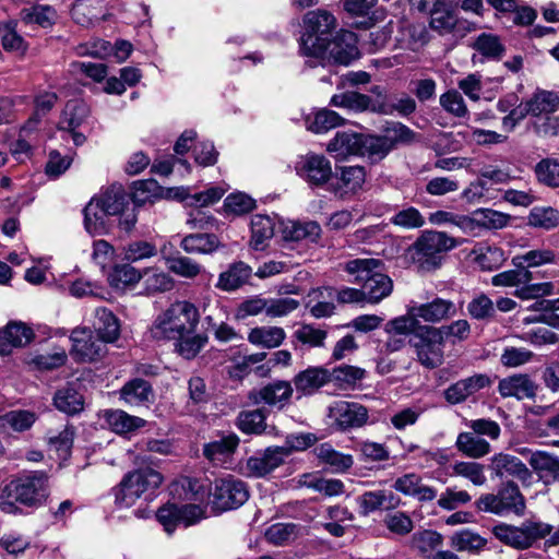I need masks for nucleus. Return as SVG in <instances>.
<instances>
[{
	"label": "nucleus",
	"instance_id": "9d476101",
	"mask_svg": "<svg viewBox=\"0 0 559 559\" xmlns=\"http://www.w3.org/2000/svg\"><path fill=\"white\" fill-rule=\"evenodd\" d=\"M551 533V526L542 522H524L521 526L500 524L495 526V536L513 548L525 549L537 539Z\"/></svg>",
	"mask_w": 559,
	"mask_h": 559
},
{
	"label": "nucleus",
	"instance_id": "cd10ccee",
	"mask_svg": "<svg viewBox=\"0 0 559 559\" xmlns=\"http://www.w3.org/2000/svg\"><path fill=\"white\" fill-rule=\"evenodd\" d=\"M75 23L91 26L105 17L104 0H78L71 10Z\"/></svg>",
	"mask_w": 559,
	"mask_h": 559
},
{
	"label": "nucleus",
	"instance_id": "4d7b16f0",
	"mask_svg": "<svg viewBox=\"0 0 559 559\" xmlns=\"http://www.w3.org/2000/svg\"><path fill=\"white\" fill-rule=\"evenodd\" d=\"M451 545L459 551L477 552L485 547L486 539L478 534L463 530L451 537Z\"/></svg>",
	"mask_w": 559,
	"mask_h": 559
},
{
	"label": "nucleus",
	"instance_id": "052dcab7",
	"mask_svg": "<svg viewBox=\"0 0 559 559\" xmlns=\"http://www.w3.org/2000/svg\"><path fill=\"white\" fill-rule=\"evenodd\" d=\"M473 47L483 56L492 59L501 58L504 51V47L499 37L487 33L480 34L473 44Z\"/></svg>",
	"mask_w": 559,
	"mask_h": 559
},
{
	"label": "nucleus",
	"instance_id": "c85d7f7f",
	"mask_svg": "<svg viewBox=\"0 0 559 559\" xmlns=\"http://www.w3.org/2000/svg\"><path fill=\"white\" fill-rule=\"evenodd\" d=\"M120 399L131 406L146 405L153 402L154 392L147 381L135 378L120 389Z\"/></svg>",
	"mask_w": 559,
	"mask_h": 559
},
{
	"label": "nucleus",
	"instance_id": "f257e3e1",
	"mask_svg": "<svg viewBox=\"0 0 559 559\" xmlns=\"http://www.w3.org/2000/svg\"><path fill=\"white\" fill-rule=\"evenodd\" d=\"M199 323V308L189 300H176L155 318L150 331L155 340L173 341L194 333Z\"/></svg>",
	"mask_w": 559,
	"mask_h": 559
},
{
	"label": "nucleus",
	"instance_id": "f03ea898",
	"mask_svg": "<svg viewBox=\"0 0 559 559\" xmlns=\"http://www.w3.org/2000/svg\"><path fill=\"white\" fill-rule=\"evenodd\" d=\"M344 270L355 276V282L362 284L367 301L378 304L392 293L391 278L382 273L383 262L374 258L354 259L345 263Z\"/></svg>",
	"mask_w": 559,
	"mask_h": 559
},
{
	"label": "nucleus",
	"instance_id": "20e7f679",
	"mask_svg": "<svg viewBox=\"0 0 559 559\" xmlns=\"http://www.w3.org/2000/svg\"><path fill=\"white\" fill-rule=\"evenodd\" d=\"M457 241L443 231H425L409 249L413 263L419 271L429 272L440 267L443 255L455 248Z\"/></svg>",
	"mask_w": 559,
	"mask_h": 559
},
{
	"label": "nucleus",
	"instance_id": "9b49d317",
	"mask_svg": "<svg viewBox=\"0 0 559 559\" xmlns=\"http://www.w3.org/2000/svg\"><path fill=\"white\" fill-rule=\"evenodd\" d=\"M532 278L533 274L530 270L515 266L514 270H508L495 275L491 278V284L493 286L503 287L525 285L521 289L516 290L515 294L521 299L539 298L554 294V284L551 282L528 285Z\"/></svg>",
	"mask_w": 559,
	"mask_h": 559
},
{
	"label": "nucleus",
	"instance_id": "bf43d9fd",
	"mask_svg": "<svg viewBox=\"0 0 559 559\" xmlns=\"http://www.w3.org/2000/svg\"><path fill=\"white\" fill-rule=\"evenodd\" d=\"M37 416L34 412L25 409H16L8 412L3 415V425L11 428L14 431H25L29 429L36 421Z\"/></svg>",
	"mask_w": 559,
	"mask_h": 559
},
{
	"label": "nucleus",
	"instance_id": "39448f33",
	"mask_svg": "<svg viewBox=\"0 0 559 559\" xmlns=\"http://www.w3.org/2000/svg\"><path fill=\"white\" fill-rule=\"evenodd\" d=\"M305 32L300 37L299 49L307 57L326 53V40L335 27L334 16L322 10L310 11L304 17Z\"/></svg>",
	"mask_w": 559,
	"mask_h": 559
},
{
	"label": "nucleus",
	"instance_id": "393cba45",
	"mask_svg": "<svg viewBox=\"0 0 559 559\" xmlns=\"http://www.w3.org/2000/svg\"><path fill=\"white\" fill-rule=\"evenodd\" d=\"M498 391L503 397L532 399L535 396L536 385L527 374H513L500 380Z\"/></svg>",
	"mask_w": 559,
	"mask_h": 559
},
{
	"label": "nucleus",
	"instance_id": "58836bf2",
	"mask_svg": "<svg viewBox=\"0 0 559 559\" xmlns=\"http://www.w3.org/2000/svg\"><path fill=\"white\" fill-rule=\"evenodd\" d=\"M180 247L188 253L207 254L219 247V240L213 234H191L181 240Z\"/></svg>",
	"mask_w": 559,
	"mask_h": 559
},
{
	"label": "nucleus",
	"instance_id": "6e6552de",
	"mask_svg": "<svg viewBox=\"0 0 559 559\" xmlns=\"http://www.w3.org/2000/svg\"><path fill=\"white\" fill-rule=\"evenodd\" d=\"M476 507L484 512L497 515L514 513L522 515L525 510V499L519 487L512 483H506L497 493H486L476 501Z\"/></svg>",
	"mask_w": 559,
	"mask_h": 559
},
{
	"label": "nucleus",
	"instance_id": "bb28decb",
	"mask_svg": "<svg viewBox=\"0 0 559 559\" xmlns=\"http://www.w3.org/2000/svg\"><path fill=\"white\" fill-rule=\"evenodd\" d=\"M238 444L239 438L231 433L206 443L203 448V454L214 465H224L234 454Z\"/></svg>",
	"mask_w": 559,
	"mask_h": 559
},
{
	"label": "nucleus",
	"instance_id": "603ef678",
	"mask_svg": "<svg viewBox=\"0 0 559 559\" xmlns=\"http://www.w3.org/2000/svg\"><path fill=\"white\" fill-rule=\"evenodd\" d=\"M371 99L365 94L357 92H345L335 94L331 98V105L346 108L354 111H364L369 108Z\"/></svg>",
	"mask_w": 559,
	"mask_h": 559
},
{
	"label": "nucleus",
	"instance_id": "2eb2a0df",
	"mask_svg": "<svg viewBox=\"0 0 559 559\" xmlns=\"http://www.w3.org/2000/svg\"><path fill=\"white\" fill-rule=\"evenodd\" d=\"M71 341V355L76 361H94L105 353V342L86 328L74 329Z\"/></svg>",
	"mask_w": 559,
	"mask_h": 559
},
{
	"label": "nucleus",
	"instance_id": "ddd939ff",
	"mask_svg": "<svg viewBox=\"0 0 559 559\" xmlns=\"http://www.w3.org/2000/svg\"><path fill=\"white\" fill-rule=\"evenodd\" d=\"M88 115V106L80 99L69 100L61 112L58 129L68 132L76 146L84 144L86 141L85 135L79 132L78 128L85 122Z\"/></svg>",
	"mask_w": 559,
	"mask_h": 559
},
{
	"label": "nucleus",
	"instance_id": "4468645a",
	"mask_svg": "<svg viewBox=\"0 0 559 559\" xmlns=\"http://www.w3.org/2000/svg\"><path fill=\"white\" fill-rule=\"evenodd\" d=\"M329 417L341 430L359 428L368 420V409L359 403L340 400L329 406Z\"/></svg>",
	"mask_w": 559,
	"mask_h": 559
},
{
	"label": "nucleus",
	"instance_id": "2f4dec72",
	"mask_svg": "<svg viewBox=\"0 0 559 559\" xmlns=\"http://www.w3.org/2000/svg\"><path fill=\"white\" fill-rule=\"evenodd\" d=\"M286 338L284 329L280 326H257L250 330L248 341L255 346L275 348L283 344Z\"/></svg>",
	"mask_w": 559,
	"mask_h": 559
},
{
	"label": "nucleus",
	"instance_id": "4be33fe9",
	"mask_svg": "<svg viewBox=\"0 0 559 559\" xmlns=\"http://www.w3.org/2000/svg\"><path fill=\"white\" fill-rule=\"evenodd\" d=\"M337 159L350 155H364V135L355 132H337L326 147Z\"/></svg>",
	"mask_w": 559,
	"mask_h": 559
},
{
	"label": "nucleus",
	"instance_id": "f8f14e48",
	"mask_svg": "<svg viewBox=\"0 0 559 559\" xmlns=\"http://www.w3.org/2000/svg\"><path fill=\"white\" fill-rule=\"evenodd\" d=\"M211 503L217 511H227L242 506L249 498L246 484L234 477L215 480Z\"/></svg>",
	"mask_w": 559,
	"mask_h": 559
},
{
	"label": "nucleus",
	"instance_id": "f704fd0d",
	"mask_svg": "<svg viewBox=\"0 0 559 559\" xmlns=\"http://www.w3.org/2000/svg\"><path fill=\"white\" fill-rule=\"evenodd\" d=\"M316 456L334 472H345L353 466L354 460L350 454L334 450L330 443H322L314 449Z\"/></svg>",
	"mask_w": 559,
	"mask_h": 559
},
{
	"label": "nucleus",
	"instance_id": "c9c22d12",
	"mask_svg": "<svg viewBox=\"0 0 559 559\" xmlns=\"http://www.w3.org/2000/svg\"><path fill=\"white\" fill-rule=\"evenodd\" d=\"M292 394L293 388L288 381H275L258 392L260 402L278 407H283L292 397Z\"/></svg>",
	"mask_w": 559,
	"mask_h": 559
},
{
	"label": "nucleus",
	"instance_id": "ea45409f",
	"mask_svg": "<svg viewBox=\"0 0 559 559\" xmlns=\"http://www.w3.org/2000/svg\"><path fill=\"white\" fill-rule=\"evenodd\" d=\"M55 406L68 415H75L83 411V396L73 388L67 386L58 390L53 397Z\"/></svg>",
	"mask_w": 559,
	"mask_h": 559
},
{
	"label": "nucleus",
	"instance_id": "6e6d98bb",
	"mask_svg": "<svg viewBox=\"0 0 559 559\" xmlns=\"http://www.w3.org/2000/svg\"><path fill=\"white\" fill-rule=\"evenodd\" d=\"M254 207L255 201L251 197L237 192L225 199L223 210L226 215L240 216L251 212Z\"/></svg>",
	"mask_w": 559,
	"mask_h": 559
},
{
	"label": "nucleus",
	"instance_id": "09e8293b",
	"mask_svg": "<svg viewBox=\"0 0 559 559\" xmlns=\"http://www.w3.org/2000/svg\"><path fill=\"white\" fill-rule=\"evenodd\" d=\"M453 475L466 478L474 486H484L487 481L485 467L475 461H460L452 466Z\"/></svg>",
	"mask_w": 559,
	"mask_h": 559
},
{
	"label": "nucleus",
	"instance_id": "1a4fd4ad",
	"mask_svg": "<svg viewBox=\"0 0 559 559\" xmlns=\"http://www.w3.org/2000/svg\"><path fill=\"white\" fill-rule=\"evenodd\" d=\"M8 493L27 507L40 506L49 495L48 476L45 472H32L12 480Z\"/></svg>",
	"mask_w": 559,
	"mask_h": 559
},
{
	"label": "nucleus",
	"instance_id": "69168bd1",
	"mask_svg": "<svg viewBox=\"0 0 559 559\" xmlns=\"http://www.w3.org/2000/svg\"><path fill=\"white\" fill-rule=\"evenodd\" d=\"M326 336L328 332L325 330L312 324H302L294 332V337L309 347H322Z\"/></svg>",
	"mask_w": 559,
	"mask_h": 559
},
{
	"label": "nucleus",
	"instance_id": "aec40b11",
	"mask_svg": "<svg viewBox=\"0 0 559 559\" xmlns=\"http://www.w3.org/2000/svg\"><path fill=\"white\" fill-rule=\"evenodd\" d=\"M490 469L500 478L511 476L523 484L530 483L532 479V472L527 466L516 456L506 453H498L490 460Z\"/></svg>",
	"mask_w": 559,
	"mask_h": 559
},
{
	"label": "nucleus",
	"instance_id": "7c9ffc66",
	"mask_svg": "<svg viewBox=\"0 0 559 559\" xmlns=\"http://www.w3.org/2000/svg\"><path fill=\"white\" fill-rule=\"evenodd\" d=\"M251 274L252 269L248 264L236 262L219 274L216 287L224 292L235 290L247 283Z\"/></svg>",
	"mask_w": 559,
	"mask_h": 559
},
{
	"label": "nucleus",
	"instance_id": "a878e982",
	"mask_svg": "<svg viewBox=\"0 0 559 559\" xmlns=\"http://www.w3.org/2000/svg\"><path fill=\"white\" fill-rule=\"evenodd\" d=\"M331 379L329 370L323 367H309L297 373L294 384L298 392L310 395L322 388Z\"/></svg>",
	"mask_w": 559,
	"mask_h": 559
},
{
	"label": "nucleus",
	"instance_id": "dca6fc26",
	"mask_svg": "<svg viewBox=\"0 0 559 559\" xmlns=\"http://www.w3.org/2000/svg\"><path fill=\"white\" fill-rule=\"evenodd\" d=\"M357 37L350 31H340L333 39L328 37L326 53L318 58H328L336 63L347 66L358 57Z\"/></svg>",
	"mask_w": 559,
	"mask_h": 559
},
{
	"label": "nucleus",
	"instance_id": "7ed1b4c3",
	"mask_svg": "<svg viewBox=\"0 0 559 559\" xmlns=\"http://www.w3.org/2000/svg\"><path fill=\"white\" fill-rule=\"evenodd\" d=\"M188 488L193 492L195 503L177 506L168 503L157 511V520L168 534H171L178 524L191 526L205 518L206 506L204 500L209 492L197 480H188Z\"/></svg>",
	"mask_w": 559,
	"mask_h": 559
},
{
	"label": "nucleus",
	"instance_id": "0eeeda50",
	"mask_svg": "<svg viewBox=\"0 0 559 559\" xmlns=\"http://www.w3.org/2000/svg\"><path fill=\"white\" fill-rule=\"evenodd\" d=\"M408 343L423 367L436 369L443 364L445 342L437 326L419 325Z\"/></svg>",
	"mask_w": 559,
	"mask_h": 559
},
{
	"label": "nucleus",
	"instance_id": "72a5a7b5",
	"mask_svg": "<svg viewBox=\"0 0 559 559\" xmlns=\"http://www.w3.org/2000/svg\"><path fill=\"white\" fill-rule=\"evenodd\" d=\"M94 329L103 342H114L119 336V322L111 311L106 308L95 310Z\"/></svg>",
	"mask_w": 559,
	"mask_h": 559
},
{
	"label": "nucleus",
	"instance_id": "412c9836",
	"mask_svg": "<svg viewBox=\"0 0 559 559\" xmlns=\"http://www.w3.org/2000/svg\"><path fill=\"white\" fill-rule=\"evenodd\" d=\"M527 116L539 118L559 109V95L554 91L537 88L530 98L520 104Z\"/></svg>",
	"mask_w": 559,
	"mask_h": 559
},
{
	"label": "nucleus",
	"instance_id": "c03bdc74",
	"mask_svg": "<svg viewBox=\"0 0 559 559\" xmlns=\"http://www.w3.org/2000/svg\"><path fill=\"white\" fill-rule=\"evenodd\" d=\"M556 262V253L550 249H534L523 254H519L512 259L514 266H521L525 269L538 267L546 264H552Z\"/></svg>",
	"mask_w": 559,
	"mask_h": 559
},
{
	"label": "nucleus",
	"instance_id": "e433bc0d",
	"mask_svg": "<svg viewBox=\"0 0 559 559\" xmlns=\"http://www.w3.org/2000/svg\"><path fill=\"white\" fill-rule=\"evenodd\" d=\"M108 215L92 198L84 207V226L86 231L92 236L105 235L109 231L107 224Z\"/></svg>",
	"mask_w": 559,
	"mask_h": 559
},
{
	"label": "nucleus",
	"instance_id": "5fc2aeb1",
	"mask_svg": "<svg viewBox=\"0 0 559 559\" xmlns=\"http://www.w3.org/2000/svg\"><path fill=\"white\" fill-rule=\"evenodd\" d=\"M141 278V272L131 264L117 265L109 275L111 286L118 289L134 285Z\"/></svg>",
	"mask_w": 559,
	"mask_h": 559
},
{
	"label": "nucleus",
	"instance_id": "a211bd4d",
	"mask_svg": "<svg viewBox=\"0 0 559 559\" xmlns=\"http://www.w3.org/2000/svg\"><path fill=\"white\" fill-rule=\"evenodd\" d=\"M287 456L286 450L280 447H269L247 460V474L252 477H264L280 467Z\"/></svg>",
	"mask_w": 559,
	"mask_h": 559
},
{
	"label": "nucleus",
	"instance_id": "a19ab883",
	"mask_svg": "<svg viewBox=\"0 0 559 559\" xmlns=\"http://www.w3.org/2000/svg\"><path fill=\"white\" fill-rule=\"evenodd\" d=\"M105 418L110 428L117 433H128L143 427L145 424L144 419L131 416L120 409L107 411L105 413Z\"/></svg>",
	"mask_w": 559,
	"mask_h": 559
},
{
	"label": "nucleus",
	"instance_id": "de8ad7c7",
	"mask_svg": "<svg viewBox=\"0 0 559 559\" xmlns=\"http://www.w3.org/2000/svg\"><path fill=\"white\" fill-rule=\"evenodd\" d=\"M286 237L295 240H307L316 242L321 236V227L317 222H294L290 226L286 227Z\"/></svg>",
	"mask_w": 559,
	"mask_h": 559
},
{
	"label": "nucleus",
	"instance_id": "f3484780",
	"mask_svg": "<svg viewBox=\"0 0 559 559\" xmlns=\"http://www.w3.org/2000/svg\"><path fill=\"white\" fill-rule=\"evenodd\" d=\"M295 168L298 176L313 186L324 185L332 176L331 163L323 155H304L299 158Z\"/></svg>",
	"mask_w": 559,
	"mask_h": 559
},
{
	"label": "nucleus",
	"instance_id": "a18cd8bd",
	"mask_svg": "<svg viewBox=\"0 0 559 559\" xmlns=\"http://www.w3.org/2000/svg\"><path fill=\"white\" fill-rule=\"evenodd\" d=\"M165 260L168 270L180 277L192 280L203 272L201 264L185 255L167 257Z\"/></svg>",
	"mask_w": 559,
	"mask_h": 559
},
{
	"label": "nucleus",
	"instance_id": "4c0bfd02",
	"mask_svg": "<svg viewBox=\"0 0 559 559\" xmlns=\"http://www.w3.org/2000/svg\"><path fill=\"white\" fill-rule=\"evenodd\" d=\"M274 235V221L267 215L257 214L251 218V246L262 250Z\"/></svg>",
	"mask_w": 559,
	"mask_h": 559
},
{
	"label": "nucleus",
	"instance_id": "5701e85b",
	"mask_svg": "<svg viewBox=\"0 0 559 559\" xmlns=\"http://www.w3.org/2000/svg\"><path fill=\"white\" fill-rule=\"evenodd\" d=\"M34 336L31 328L21 322H11L0 330V354L8 355L13 347L28 344Z\"/></svg>",
	"mask_w": 559,
	"mask_h": 559
},
{
	"label": "nucleus",
	"instance_id": "b1692460",
	"mask_svg": "<svg viewBox=\"0 0 559 559\" xmlns=\"http://www.w3.org/2000/svg\"><path fill=\"white\" fill-rule=\"evenodd\" d=\"M393 488L405 496L415 497L421 502L432 501L437 497V490L433 487L424 485L421 477L415 473L399 477Z\"/></svg>",
	"mask_w": 559,
	"mask_h": 559
},
{
	"label": "nucleus",
	"instance_id": "0e129e2a",
	"mask_svg": "<svg viewBox=\"0 0 559 559\" xmlns=\"http://www.w3.org/2000/svg\"><path fill=\"white\" fill-rule=\"evenodd\" d=\"M156 254V246L145 240L132 241L123 249V259L128 262H138L155 257Z\"/></svg>",
	"mask_w": 559,
	"mask_h": 559
},
{
	"label": "nucleus",
	"instance_id": "864d4df0",
	"mask_svg": "<svg viewBox=\"0 0 559 559\" xmlns=\"http://www.w3.org/2000/svg\"><path fill=\"white\" fill-rule=\"evenodd\" d=\"M475 252L477 264L487 271L500 267L507 259L503 250L496 246H480Z\"/></svg>",
	"mask_w": 559,
	"mask_h": 559
},
{
	"label": "nucleus",
	"instance_id": "6ab92c4d",
	"mask_svg": "<svg viewBox=\"0 0 559 559\" xmlns=\"http://www.w3.org/2000/svg\"><path fill=\"white\" fill-rule=\"evenodd\" d=\"M409 313L427 323H439L456 314V306L450 299L436 297L429 302L409 307Z\"/></svg>",
	"mask_w": 559,
	"mask_h": 559
},
{
	"label": "nucleus",
	"instance_id": "e2e57ef3",
	"mask_svg": "<svg viewBox=\"0 0 559 559\" xmlns=\"http://www.w3.org/2000/svg\"><path fill=\"white\" fill-rule=\"evenodd\" d=\"M390 222L404 229H416L425 225V217L416 207L408 206L397 211Z\"/></svg>",
	"mask_w": 559,
	"mask_h": 559
},
{
	"label": "nucleus",
	"instance_id": "13d9d810",
	"mask_svg": "<svg viewBox=\"0 0 559 559\" xmlns=\"http://www.w3.org/2000/svg\"><path fill=\"white\" fill-rule=\"evenodd\" d=\"M418 321V318L409 313L408 309L407 314L390 320L385 324V332L389 335H414L419 326Z\"/></svg>",
	"mask_w": 559,
	"mask_h": 559
},
{
	"label": "nucleus",
	"instance_id": "8fccbe9b",
	"mask_svg": "<svg viewBox=\"0 0 559 559\" xmlns=\"http://www.w3.org/2000/svg\"><path fill=\"white\" fill-rule=\"evenodd\" d=\"M308 130L316 133H325L329 130L342 126L345 121L337 112L330 109H321L314 114L312 120L308 119Z\"/></svg>",
	"mask_w": 559,
	"mask_h": 559
},
{
	"label": "nucleus",
	"instance_id": "423d86ee",
	"mask_svg": "<svg viewBox=\"0 0 559 559\" xmlns=\"http://www.w3.org/2000/svg\"><path fill=\"white\" fill-rule=\"evenodd\" d=\"M163 480L162 474L150 467L130 472L115 489L116 503L131 507L140 498L153 495Z\"/></svg>",
	"mask_w": 559,
	"mask_h": 559
},
{
	"label": "nucleus",
	"instance_id": "338daca9",
	"mask_svg": "<svg viewBox=\"0 0 559 559\" xmlns=\"http://www.w3.org/2000/svg\"><path fill=\"white\" fill-rule=\"evenodd\" d=\"M528 463L536 472H547L555 477L559 476V457L544 451H535L528 456Z\"/></svg>",
	"mask_w": 559,
	"mask_h": 559
},
{
	"label": "nucleus",
	"instance_id": "49530a36",
	"mask_svg": "<svg viewBox=\"0 0 559 559\" xmlns=\"http://www.w3.org/2000/svg\"><path fill=\"white\" fill-rule=\"evenodd\" d=\"M467 313L472 319L489 322L496 318V307L487 295L480 293L467 304Z\"/></svg>",
	"mask_w": 559,
	"mask_h": 559
},
{
	"label": "nucleus",
	"instance_id": "3c124183",
	"mask_svg": "<svg viewBox=\"0 0 559 559\" xmlns=\"http://www.w3.org/2000/svg\"><path fill=\"white\" fill-rule=\"evenodd\" d=\"M237 427L243 433L260 435L266 428L265 415L261 409L240 412L237 417Z\"/></svg>",
	"mask_w": 559,
	"mask_h": 559
},
{
	"label": "nucleus",
	"instance_id": "680f3d73",
	"mask_svg": "<svg viewBox=\"0 0 559 559\" xmlns=\"http://www.w3.org/2000/svg\"><path fill=\"white\" fill-rule=\"evenodd\" d=\"M411 544L412 548L423 555H427L442 544V536L435 531L424 530L416 532L412 536Z\"/></svg>",
	"mask_w": 559,
	"mask_h": 559
},
{
	"label": "nucleus",
	"instance_id": "37998d69",
	"mask_svg": "<svg viewBox=\"0 0 559 559\" xmlns=\"http://www.w3.org/2000/svg\"><path fill=\"white\" fill-rule=\"evenodd\" d=\"M176 350L185 359H193L205 347L209 336L204 333H192L176 338Z\"/></svg>",
	"mask_w": 559,
	"mask_h": 559
},
{
	"label": "nucleus",
	"instance_id": "473e14b6",
	"mask_svg": "<svg viewBox=\"0 0 559 559\" xmlns=\"http://www.w3.org/2000/svg\"><path fill=\"white\" fill-rule=\"evenodd\" d=\"M108 216H116L128 205L127 194L121 186H111L93 198Z\"/></svg>",
	"mask_w": 559,
	"mask_h": 559
},
{
	"label": "nucleus",
	"instance_id": "79ce46f5",
	"mask_svg": "<svg viewBox=\"0 0 559 559\" xmlns=\"http://www.w3.org/2000/svg\"><path fill=\"white\" fill-rule=\"evenodd\" d=\"M527 224L544 230L554 229L559 226V211L551 206H535L527 216Z\"/></svg>",
	"mask_w": 559,
	"mask_h": 559
},
{
	"label": "nucleus",
	"instance_id": "774afa93",
	"mask_svg": "<svg viewBox=\"0 0 559 559\" xmlns=\"http://www.w3.org/2000/svg\"><path fill=\"white\" fill-rule=\"evenodd\" d=\"M537 179L546 186L559 187V162L551 158L540 160L535 167Z\"/></svg>",
	"mask_w": 559,
	"mask_h": 559
},
{
	"label": "nucleus",
	"instance_id": "c756f323",
	"mask_svg": "<svg viewBox=\"0 0 559 559\" xmlns=\"http://www.w3.org/2000/svg\"><path fill=\"white\" fill-rule=\"evenodd\" d=\"M455 448L463 455L473 460L481 459L491 451L490 443L473 430L460 432L456 437Z\"/></svg>",
	"mask_w": 559,
	"mask_h": 559
}]
</instances>
